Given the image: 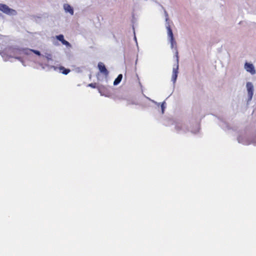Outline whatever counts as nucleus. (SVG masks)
I'll use <instances>...</instances> for the list:
<instances>
[{"label": "nucleus", "mask_w": 256, "mask_h": 256, "mask_svg": "<svg viewBox=\"0 0 256 256\" xmlns=\"http://www.w3.org/2000/svg\"><path fill=\"white\" fill-rule=\"evenodd\" d=\"M166 28L168 32H172V30L171 29L170 26L168 22H166Z\"/></svg>", "instance_id": "12"}, {"label": "nucleus", "mask_w": 256, "mask_h": 256, "mask_svg": "<svg viewBox=\"0 0 256 256\" xmlns=\"http://www.w3.org/2000/svg\"><path fill=\"white\" fill-rule=\"evenodd\" d=\"M64 9L66 12H68L72 16L74 15V9L69 4H64Z\"/></svg>", "instance_id": "6"}, {"label": "nucleus", "mask_w": 256, "mask_h": 256, "mask_svg": "<svg viewBox=\"0 0 256 256\" xmlns=\"http://www.w3.org/2000/svg\"><path fill=\"white\" fill-rule=\"evenodd\" d=\"M58 69L60 70V72L64 74H67L70 72V69H66L64 68V66H60L58 68Z\"/></svg>", "instance_id": "9"}, {"label": "nucleus", "mask_w": 256, "mask_h": 256, "mask_svg": "<svg viewBox=\"0 0 256 256\" xmlns=\"http://www.w3.org/2000/svg\"><path fill=\"white\" fill-rule=\"evenodd\" d=\"M1 15V14H0V16Z\"/></svg>", "instance_id": "17"}, {"label": "nucleus", "mask_w": 256, "mask_h": 256, "mask_svg": "<svg viewBox=\"0 0 256 256\" xmlns=\"http://www.w3.org/2000/svg\"><path fill=\"white\" fill-rule=\"evenodd\" d=\"M98 67L100 73H102L106 77L108 76L109 72L106 68V66L104 63L102 62H98Z\"/></svg>", "instance_id": "2"}, {"label": "nucleus", "mask_w": 256, "mask_h": 256, "mask_svg": "<svg viewBox=\"0 0 256 256\" xmlns=\"http://www.w3.org/2000/svg\"><path fill=\"white\" fill-rule=\"evenodd\" d=\"M122 78V74H120L118 77L115 79L114 84V86L118 85L121 82Z\"/></svg>", "instance_id": "10"}, {"label": "nucleus", "mask_w": 256, "mask_h": 256, "mask_svg": "<svg viewBox=\"0 0 256 256\" xmlns=\"http://www.w3.org/2000/svg\"><path fill=\"white\" fill-rule=\"evenodd\" d=\"M0 11L8 16H16L17 12L12 8H10L6 4L0 3Z\"/></svg>", "instance_id": "1"}, {"label": "nucleus", "mask_w": 256, "mask_h": 256, "mask_svg": "<svg viewBox=\"0 0 256 256\" xmlns=\"http://www.w3.org/2000/svg\"><path fill=\"white\" fill-rule=\"evenodd\" d=\"M168 38H170L171 46L172 48H174L176 45V42L174 39L173 33H168Z\"/></svg>", "instance_id": "8"}, {"label": "nucleus", "mask_w": 256, "mask_h": 256, "mask_svg": "<svg viewBox=\"0 0 256 256\" xmlns=\"http://www.w3.org/2000/svg\"><path fill=\"white\" fill-rule=\"evenodd\" d=\"M30 51L36 54L38 56H40V52L36 50H30Z\"/></svg>", "instance_id": "13"}, {"label": "nucleus", "mask_w": 256, "mask_h": 256, "mask_svg": "<svg viewBox=\"0 0 256 256\" xmlns=\"http://www.w3.org/2000/svg\"><path fill=\"white\" fill-rule=\"evenodd\" d=\"M162 8L164 10V16L166 17V22H168V14L167 12L166 11V10L164 8V7H162Z\"/></svg>", "instance_id": "11"}, {"label": "nucleus", "mask_w": 256, "mask_h": 256, "mask_svg": "<svg viewBox=\"0 0 256 256\" xmlns=\"http://www.w3.org/2000/svg\"><path fill=\"white\" fill-rule=\"evenodd\" d=\"M244 68L247 72H250L252 74H254L256 73L254 66L252 64L246 62L244 64Z\"/></svg>", "instance_id": "5"}, {"label": "nucleus", "mask_w": 256, "mask_h": 256, "mask_svg": "<svg viewBox=\"0 0 256 256\" xmlns=\"http://www.w3.org/2000/svg\"><path fill=\"white\" fill-rule=\"evenodd\" d=\"M56 38L60 41L64 45H65L68 47H70L71 46L70 44L64 39V37L62 34H60L59 36H56Z\"/></svg>", "instance_id": "7"}, {"label": "nucleus", "mask_w": 256, "mask_h": 256, "mask_svg": "<svg viewBox=\"0 0 256 256\" xmlns=\"http://www.w3.org/2000/svg\"><path fill=\"white\" fill-rule=\"evenodd\" d=\"M161 108L162 110V112L164 113V103H162L161 106Z\"/></svg>", "instance_id": "15"}, {"label": "nucleus", "mask_w": 256, "mask_h": 256, "mask_svg": "<svg viewBox=\"0 0 256 256\" xmlns=\"http://www.w3.org/2000/svg\"><path fill=\"white\" fill-rule=\"evenodd\" d=\"M176 64L175 67H174L172 70V80L173 82H174L177 78L178 74V52H176Z\"/></svg>", "instance_id": "3"}, {"label": "nucleus", "mask_w": 256, "mask_h": 256, "mask_svg": "<svg viewBox=\"0 0 256 256\" xmlns=\"http://www.w3.org/2000/svg\"><path fill=\"white\" fill-rule=\"evenodd\" d=\"M89 86L92 88H96V84H89Z\"/></svg>", "instance_id": "14"}, {"label": "nucleus", "mask_w": 256, "mask_h": 256, "mask_svg": "<svg viewBox=\"0 0 256 256\" xmlns=\"http://www.w3.org/2000/svg\"><path fill=\"white\" fill-rule=\"evenodd\" d=\"M135 34L136 33H134V38L135 40H136V36H135Z\"/></svg>", "instance_id": "16"}, {"label": "nucleus", "mask_w": 256, "mask_h": 256, "mask_svg": "<svg viewBox=\"0 0 256 256\" xmlns=\"http://www.w3.org/2000/svg\"><path fill=\"white\" fill-rule=\"evenodd\" d=\"M246 88L248 96V100H251L253 96L254 86L252 82H248L246 83Z\"/></svg>", "instance_id": "4"}]
</instances>
